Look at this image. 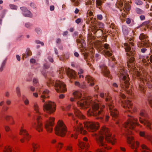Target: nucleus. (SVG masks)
Instances as JSON below:
<instances>
[{
	"label": "nucleus",
	"mask_w": 152,
	"mask_h": 152,
	"mask_svg": "<svg viewBox=\"0 0 152 152\" xmlns=\"http://www.w3.org/2000/svg\"><path fill=\"white\" fill-rule=\"evenodd\" d=\"M74 98L70 99L71 102L77 101V104L78 106L82 108H87L89 106H92V108L90 109L87 112V115L88 116H94L97 119H99L101 120L104 116V112L103 109L105 106L103 105L99 109V103L96 102H94L93 99L91 96H89L84 99H80L82 96V94L78 91H75L73 94Z\"/></svg>",
	"instance_id": "obj_1"
},
{
	"label": "nucleus",
	"mask_w": 152,
	"mask_h": 152,
	"mask_svg": "<svg viewBox=\"0 0 152 152\" xmlns=\"http://www.w3.org/2000/svg\"><path fill=\"white\" fill-rule=\"evenodd\" d=\"M134 45V39L130 38L128 42L125 43L124 44V48L126 52V55L127 58V65L130 68V71H133V74L136 75L137 77H139V80L141 82L139 86L138 89L141 93L145 94V88L144 85L142 84L144 82H148L147 78H143L141 76V73L138 70V67L135 66V58L133 57L135 53V49L132 47Z\"/></svg>",
	"instance_id": "obj_2"
},
{
	"label": "nucleus",
	"mask_w": 152,
	"mask_h": 152,
	"mask_svg": "<svg viewBox=\"0 0 152 152\" xmlns=\"http://www.w3.org/2000/svg\"><path fill=\"white\" fill-rule=\"evenodd\" d=\"M129 118L127 121L123 124V127H124L126 131V136L127 142L129 145V146L132 149H135L134 150V152H137L136 149L139 147V143L137 141L135 142L132 136L133 130L135 127L137 125L142 126L138 122L137 119L135 117L130 116L128 115Z\"/></svg>",
	"instance_id": "obj_3"
},
{
	"label": "nucleus",
	"mask_w": 152,
	"mask_h": 152,
	"mask_svg": "<svg viewBox=\"0 0 152 152\" xmlns=\"http://www.w3.org/2000/svg\"><path fill=\"white\" fill-rule=\"evenodd\" d=\"M96 139L97 143L99 145L100 148L98 149L96 152H106V150L111 149V147L107 146L106 143L103 141L104 137L108 143L112 145H114L117 141L116 139L113 136L111 135L109 129L105 126H103L99 132V134H95Z\"/></svg>",
	"instance_id": "obj_4"
},
{
	"label": "nucleus",
	"mask_w": 152,
	"mask_h": 152,
	"mask_svg": "<svg viewBox=\"0 0 152 152\" xmlns=\"http://www.w3.org/2000/svg\"><path fill=\"white\" fill-rule=\"evenodd\" d=\"M118 75L119 76L120 81V86L121 87V91H124L127 94L132 95V89H129L130 85L129 81L130 78L126 72L124 70V68L121 67L119 70Z\"/></svg>",
	"instance_id": "obj_5"
},
{
	"label": "nucleus",
	"mask_w": 152,
	"mask_h": 152,
	"mask_svg": "<svg viewBox=\"0 0 152 152\" xmlns=\"http://www.w3.org/2000/svg\"><path fill=\"white\" fill-rule=\"evenodd\" d=\"M34 108L35 113V115L37 116V122H35L32 124V127L35 128L39 132H42L43 130L42 123L40 121L41 113L39 111V106L36 102L34 103Z\"/></svg>",
	"instance_id": "obj_6"
},
{
	"label": "nucleus",
	"mask_w": 152,
	"mask_h": 152,
	"mask_svg": "<svg viewBox=\"0 0 152 152\" xmlns=\"http://www.w3.org/2000/svg\"><path fill=\"white\" fill-rule=\"evenodd\" d=\"M105 101L107 106V108L110 110V115L113 118H117L118 116V112L117 110L115 108L113 102V101L112 97L108 94H105Z\"/></svg>",
	"instance_id": "obj_7"
},
{
	"label": "nucleus",
	"mask_w": 152,
	"mask_h": 152,
	"mask_svg": "<svg viewBox=\"0 0 152 152\" xmlns=\"http://www.w3.org/2000/svg\"><path fill=\"white\" fill-rule=\"evenodd\" d=\"M52 79L50 78L47 82V85L48 87L54 86L55 90L57 92H64L66 91V85L64 83L59 80L55 82Z\"/></svg>",
	"instance_id": "obj_8"
},
{
	"label": "nucleus",
	"mask_w": 152,
	"mask_h": 152,
	"mask_svg": "<svg viewBox=\"0 0 152 152\" xmlns=\"http://www.w3.org/2000/svg\"><path fill=\"white\" fill-rule=\"evenodd\" d=\"M67 131V128L63 121L59 120L55 128L56 134L61 137L64 136Z\"/></svg>",
	"instance_id": "obj_9"
},
{
	"label": "nucleus",
	"mask_w": 152,
	"mask_h": 152,
	"mask_svg": "<svg viewBox=\"0 0 152 152\" xmlns=\"http://www.w3.org/2000/svg\"><path fill=\"white\" fill-rule=\"evenodd\" d=\"M94 45L99 50L104 49L103 51L104 52L105 56L110 57L112 56V51L109 45L107 44L106 43L103 45L102 44L101 41H97L95 42L94 43Z\"/></svg>",
	"instance_id": "obj_10"
},
{
	"label": "nucleus",
	"mask_w": 152,
	"mask_h": 152,
	"mask_svg": "<svg viewBox=\"0 0 152 152\" xmlns=\"http://www.w3.org/2000/svg\"><path fill=\"white\" fill-rule=\"evenodd\" d=\"M140 115L142 117V118L139 117L140 122L145 126L148 129L152 130V124L150 121L148 115L145 111L144 110H142L140 113Z\"/></svg>",
	"instance_id": "obj_11"
},
{
	"label": "nucleus",
	"mask_w": 152,
	"mask_h": 152,
	"mask_svg": "<svg viewBox=\"0 0 152 152\" xmlns=\"http://www.w3.org/2000/svg\"><path fill=\"white\" fill-rule=\"evenodd\" d=\"M74 131L75 132V135L73 134L71 135V137H74L75 139L77 138V135L79 133L82 134L83 135H86L87 133V132L85 130H83V128L82 124L79 123H77V121H76L75 125L74 126Z\"/></svg>",
	"instance_id": "obj_12"
},
{
	"label": "nucleus",
	"mask_w": 152,
	"mask_h": 152,
	"mask_svg": "<svg viewBox=\"0 0 152 152\" xmlns=\"http://www.w3.org/2000/svg\"><path fill=\"white\" fill-rule=\"evenodd\" d=\"M56 107L55 103L50 101L45 102L43 106L44 111L50 114L52 113L55 111Z\"/></svg>",
	"instance_id": "obj_13"
},
{
	"label": "nucleus",
	"mask_w": 152,
	"mask_h": 152,
	"mask_svg": "<svg viewBox=\"0 0 152 152\" xmlns=\"http://www.w3.org/2000/svg\"><path fill=\"white\" fill-rule=\"evenodd\" d=\"M139 38L141 41L138 42V46L139 47L148 48L150 44L148 36L147 34L142 33L140 35Z\"/></svg>",
	"instance_id": "obj_14"
},
{
	"label": "nucleus",
	"mask_w": 152,
	"mask_h": 152,
	"mask_svg": "<svg viewBox=\"0 0 152 152\" xmlns=\"http://www.w3.org/2000/svg\"><path fill=\"white\" fill-rule=\"evenodd\" d=\"M85 128L88 131L94 132L97 130L99 125L98 123L93 121H87L84 123Z\"/></svg>",
	"instance_id": "obj_15"
},
{
	"label": "nucleus",
	"mask_w": 152,
	"mask_h": 152,
	"mask_svg": "<svg viewBox=\"0 0 152 152\" xmlns=\"http://www.w3.org/2000/svg\"><path fill=\"white\" fill-rule=\"evenodd\" d=\"M121 102L122 106L127 110V111L131 113L135 112L136 111V107H133L132 103L130 100L124 99L121 100Z\"/></svg>",
	"instance_id": "obj_16"
},
{
	"label": "nucleus",
	"mask_w": 152,
	"mask_h": 152,
	"mask_svg": "<svg viewBox=\"0 0 152 152\" xmlns=\"http://www.w3.org/2000/svg\"><path fill=\"white\" fill-rule=\"evenodd\" d=\"M84 142L79 141L78 145L79 148V150L80 152H86L89 147V145L88 139L86 137L83 138Z\"/></svg>",
	"instance_id": "obj_17"
},
{
	"label": "nucleus",
	"mask_w": 152,
	"mask_h": 152,
	"mask_svg": "<svg viewBox=\"0 0 152 152\" xmlns=\"http://www.w3.org/2000/svg\"><path fill=\"white\" fill-rule=\"evenodd\" d=\"M55 120V118L50 117L48 120H47L45 122V128L48 132L51 133L52 132Z\"/></svg>",
	"instance_id": "obj_18"
},
{
	"label": "nucleus",
	"mask_w": 152,
	"mask_h": 152,
	"mask_svg": "<svg viewBox=\"0 0 152 152\" xmlns=\"http://www.w3.org/2000/svg\"><path fill=\"white\" fill-rule=\"evenodd\" d=\"M19 134L20 135L23 136V138L20 140V142L22 143L24 142L25 139L27 141H28L31 137V136L29 135L26 130L24 129L23 127H21L20 129Z\"/></svg>",
	"instance_id": "obj_19"
},
{
	"label": "nucleus",
	"mask_w": 152,
	"mask_h": 152,
	"mask_svg": "<svg viewBox=\"0 0 152 152\" xmlns=\"http://www.w3.org/2000/svg\"><path fill=\"white\" fill-rule=\"evenodd\" d=\"M100 68L101 69L102 73L103 75L109 78L112 79V76L110 74V72L108 69H107V67L104 64L101 65Z\"/></svg>",
	"instance_id": "obj_20"
},
{
	"label": "nucleus",
	"mask_w": 152,
	"mask_h": 152,
	"mask_svg": "<svg viewBox=\"0 0 152 152\" xmlns=\"http://www.w3.org/2000/svg\"><path fill=\"white\" fill-rule=\"evenodd\" d=\"M91 28L92 30L95 31V30L97 29L103 28L104 26V24L101 22H99L97 23H93L92 21H91Z\"/></svg>",
	"instance_id": "obj_21"
},
{
	"label": "nucleus",
	"mask_w": 152,
	"mask_h": 152,
	"mask_svg": "<svg viewBox=\"0 0 152 152\" xmlns=\"http://www.w3.org/2000/svg\"><path fill=\"white\" fill-rule=\"evenodd\" d=\"M20 8L22 11L23 14L24 16L30 18L32 17V14L29 10H28L26 7H20Z\"/></svg>",
	"instance_id": "obj_22"
},
{
	"label": "nucleus",
	"mask_w": 152,
	"mask_h": 152,
	"mask_svg": "<svg viewBox=\"0 0 152 152\" xmlns=\"http://www.w3.org/2000/svg\"><path fill=\"white\" fill-rule=\"evenodd\" d=\"M95 38L92 35H89L88 36V41L90 43V44H91L92 46H94L95 48H96L95 46L94 45V43L95 42L94 41ZM90 51L92 53H93L94 51V49L92 47H91L90 48Z\"/></svg>",
	"instance_id": "obj_23"
},
{
	"label": "nucleus",
	"mask_w": 152,
	"mask_h": 152,
	"mask_svg": "<svg viewBox=\"0 0 152 152\" xmlns=\"http://www.w3.org/2000/svg\"><path fill=\"white\" fill-rule=\"evenodd\" d=\"M66 74L67 76L71 79H75L76 78V74L75 72L69 68H68L66 71Z\"/></svg>",
	"instance_id": "obj_24"
},
{
	"label": "nucleus",
	"mask_w": 152,
	"mask_h": 152,
	"mask_svg": "<svg viewBox=\"0 0 152 152\" xmlns=\"http://www.w3.org/2000/svg\"><path fill=\"white\" fill-rule=\"evenodd\" d=\"M49 91L47 89H45L43 91L42 95L41 96V100L42 102H44L45 101V99L47 98H49V96L48 95Z\"/></svg>",
	"instance_id": "obj_25"
},
{
	"label": "nucleus",
	"mask_w": 152,
	"mask_h": 152,
	"mask_svg": "<svg viewBox=\"0 0 152 152\" xmlns=\"http://www.w3.org/2000/svg\"><path fill=\"white\" fill-rule=\"evenodd\" d=\"M139 135L140 136L149 140L152 144V136L147 134L144 131H140L139 132Z\"/></svg>",
	"instance_id": "obj_26"
},
{
	"label": "nucleus",
	"mask_w": 152,
	"mask_h": 152,
	"mask_svg": "<svg viewBox=\"0 0 152 152\" xmlns=\"http://www.w3.org/2000/svg\"><path fill=\"white\" fill-rule=\"evenodd\" d=\"M86 80L87 81L88 83H89V86H93L94 85L95 80L90 75L86 76L85 77Z\"/></svg>",
	"instance_id": "obj_27"
},
{
	"label": "nucleus",
	"mask_w": 152,
	"mask_h": 152,
	"mask_svg": "<svg viewBox=\"0 0 152 152\" xmlns=\"http://www.w3.org/2000/svg\"><path fill=\"white\" fill-rule=\"evenodd\" d=\"M74 113L76 117L81 119H84L85 118V116L79 110L75 108L74 109Z\"/></svg>",
	"instance_id": "obj_28"
},
{
	"label": "nucleus",
	"mask_w": 152,
	"mask_h": 152,
	"mask_svg": "<svg viewBox=\"0 0 152 152\" xmlns=\"http://www.w3.org/2000/svg\"><path fill=\"white\" fill-rule=\"evenodd\" d=\"M92 31L94 33L95 36L97 38L100 37L102 35L103 31L101 29H96L95 31L92 30Z\"/></svg>",
	"instance_id": "obj_29"
},
{
	"label": "nucleus",
	"mask_w": 152,
	"mask_h": 152,
	"mask_svg": "<svg viewBox=\"0 0 152 152\" xmlns=\"http://www.w3.org/2000/svg\"><path fill=\"white\" fill-rule=\"evenodd\" d=\"M81 35H79V38H77L76 41L77 43L79 48H82L83 47V43H84V40L81 38Z\"/></svg>",
	"instance_id": "obj_30"
},
{
	"label": "nucleus",
	"mask_w": 152,
	"mask_h": 152,
	"mask_svg": "<svg viewBox=\"0 0 152 152\" xmlns=\"http://www.w3.org/2000/svg\"><path fill=\"white\" fill-rule=\"evenodd\" d=\"M122 1L125 2L124 11L126 10V12H127L130 10L131 8V6L129 4V1H126V0H122Z\"/></svg>",
	"instance_id": "obj_31"
},
{
	"label": "nucleus",
	"mask_w": 152,
	"mask_h": 152,
	"mask_svg": "<svg viewBox=\"0 0 152 152\" xmlns=\"http://www.w3.org/2000/svg\"><path fill=\"white\" fill-rule=\"evenodd\" d=\"M87 18L89 17V18H90L89 20H88L89 18H88V20L86 21L87 24H89L90 23V20H91L93 18V12L91 11H88L87 13Z\"/></svg>",
	"instance_id": "obj_32"
},
{
	"label": "nucleus",
	"mask_w": 152,
	"mask_h": 152,
	"mask_svg": "<svg viewBox=\"0 0 152 152\" xmlns=\"http://www.w3.org/2000/svg\"><path fill=\"white\" fill-rule=\"evenodd\" d=\"M149 58L148 56L145 57L142 59V61L145 65L148 66L150 64V62H149Z\"/></svg>",
	"instance_id": "obj_33"
},
{
	"label": "nucleus",
	"mask_w": 152,
	"mask_h": 152,
	"mask_svg": "<svg viewBox=\"0 0 152 152\" xmlns=\"http://www.w3.org/2000/svg\"><path fill=\"white\" fill-rule=\"evenodd\" d=\"M3 152H19L18 151H14L12 147L10 146H5L3 150Z\"/></svg>",
	"instance_id": "obj_34"
},
{
	"label": "nucleus",
	"mask_w": 152,
	"mask_h": 152,
	"mask_svg": "<svg viewBox=\"0 0 152 152\" xmlns=\"http://www.w3.org/2000/svg\"><path fill=\"white\" fill-rule=\"evenodd\" d=\"M150 24L149 22L146 21L143 22L140 25V26L142 27V28H143L144 30L146 31L148 28L149 27Z\"/></svg>",
	"instance_id": "obj_35"
},
{
	"label": "nucleus",
	"mask_w": 152,
	"mask_h": 152,
	"mask_svg": "<svg viewBox=\"0 0 152 152\" xmlns=\"http://www.w3.org/2000/svg\"><path fill=\"white\" fill-rule=\"evenodd\" d=\"M26 54H24L23 55V57H22V58L23 60L24 58H26L28 57V56H31V51L30 50L29 48H27L26 49Z\"/></svg>",
	"instance_id": "obj_36"
},
{
	"label": "nucleus",
	"mask_w": 152,
	"mask_h": 152,
	"mask_svg": "<svg viewBox=\"0 0 152 152\" xmlns=\"http://www.w3.org/2000/svg\"><path fill=\"white\" fill-rule=\"evenodd\" d=\"M141 147L142 148V152H152V151L145 145H142Z\"/></svg>",
	"instance_id": "obj_37"
},
{
	"label": "nucleus",
	"mask_w": 152,
	"mask_h": 152,
	"mask_svg": "<svg viewBox=\"0 0 152 152\" xmlns=\"http://www.w3.org/2000/svg\"><path fill=\"white\" fill-rule=\"evenodd\" d=\"M31 145L33 149L32 150V152H35L36 150H37L39 148V145L37 143L33 142L31 144Z\"/></svg>",
	"instance_id": "obj_38"
},
{
	"label": "nucleus",
	"mask_w": 152,
	"mask_h": 152,
	"mask_svg": "<svg viewBox=\"0 0 152 152\" xmlns=\"http://www.w3.org/2000/svg\"><path fill=\"white\" fill-rule=\"evenodd\" d=\"M67 70V69L66 68H64L63 67L60 68L59 69L58 72L59 74L61 75L62 76L61 77L63 78L62 75L63 74H65L66 73V71Z\"/></svg>",
	"instance_id": "obj_39"
},
{
	"label": "nucleus",
	"mask_w": 152,
	"mask_h": 152,
	"mask_svg": "<svg viewBox=\"0 0 152 152\" xmlns=\"http://www.w3.org/2000/svg\"><path fill=\"white\" fill-rule=\"evenodd\" d=\"M75 86H77L82 88H86V86L84 83H83V85L82 84H80L79 82L76 81L75 82Z\"/></svg>",
	"instance_id": "obj_40"
},
{
	"label": "nucleus",
	"mask_w": 152,
	"mask_h": 152,
	"mask_svg": "<svg viewBox=\"0 0 152 152\" xmlns=\"http://www.w3.org/2000/svg\"><path fill=\"white\" fill-rule=\"evenodd\" d=\"M103 3V2L101 0H96V7L100 9Z\"/></svg>",
	"instance_id": "obj_41"
},
{
	"label": "nucleus",
	"mask_w": 152,
	"mask_h": 152,
	"mask_svg": "<svg viewBox=\"0 0 152 152\" xmlns=\"http://www.w3.org/2000/svg\"><path fill=\"white\" fill-rule=\"evenodd\" d=\"M148 100L150 106L152 108V95H150L148 96Z\"/></svg>",
	"instance_id": "obj_42"
},
{
	"label": "nucleus",
	"mask_w": 152,
	"mask_h": 152,
	"mask_svg": "<svg viewBox=\"0 0 152 152\" xmlns=\"http://www.w3.org/2000/svg\"><path fill=\"white\" fill-rule=\"evenodd\" d=\"M74 6H77L80 4V0H71Z\"/></svg>",
	"instance_id": "obj_43"
},
{
	"label": "nucleus",
	"mask_w": 152,
	"mask_h": 152,
	"mask_svg": "<svg viewBox=\"0 0 152 152\" xmlns=\"http://www.w3.org/2000/svg\"><path fill=\"white\" fill-rule=\"evenodd\" d=\"M9 6L10 8L12 10H17L18 8V7L14 4H9Z\"/></svg>",
	"instance_id": "obj_44"
},
{
	"label": "nucleus",
	"mask_w": 152,
	"mask_h": 152,
	"mask_svg": "<svg viewBox=\"0 0 152 152\" xmlns=\"http://www.w3.org/2000/svg\"><path fill=\"white\" fill-rule=\"evenodd\" d=\"M122 31L124 34H128V30L127 27L125 26L123 27Z\"/></svg>",
	"instance_id": "obj_45"
},
{
	"label": "nucleus",
	"mask_w": 152,
	"mask_h": 152,
	"mask_svg": "<svg viewBox=\"0 0 152 152\" xmlns=\"http://www.w3.org/2000/svg\"><path fill=\"white\" fill-rule=\"evenodd\" d=\"M136 12L139 14H141L143 13V11L140 9L137 8L136 9Z\"/></svg>",
	"instance_id": "obj_46"
},
{
	"label": "nucleus",
	"mask_w": 152,
	"mask_h": 152,
	"mask_svg": "<svg viewBox=\"0 0 152 152\" xmlns=\"http://www.w3.org/2000/svg\"><path fill=\"white\" fill-rule=\"evenodd\" d=\"M16 90L17 95L18 97H20L21 96L20 88L18 87H17L16 88Z\"/></svg>",
	"instance_id": "obj_47"
},
{
	"label": "nucleus",
	"mask_w": 152,
	"mask_h": 152,
	"mask_svg": "<svg viewBox=\"0 0 152 152\" xmlns=\"http://www.w3.org/2000/svg\"><path fill=\"white\" fill-rule=\"evenodd\" d=\"M92 4L93 2L91 0H87L86 2V5L87 6L92 5Z\"/></svg>",
	"instance_id": "obj_48"
},
{
	"label": "nucleus",
	"mask_w": 152,
	"mask_h": 152,
	"mask_svg": "<svg viewBox=\"0 0 152 152\" xmlns=\"http://www.w3.org/2000/svg\"><path fill=\"white\" fill-rule=\"evenodd\" d=\"M35 31L38 34H40L42 33V31L40 28H36L35 29Z\"/></svg>",
	"instance_id": "obj_49"
},
{
	"label": "nucleus",
	"mask_w": 152,
	"mask_h": 152,
	"mask_svg": "<svg viewBox=\"0 0 152 152\" xmlns=\"http://www.w3.org/2000/svg\"><path fill=\"white\" fill-rule=\"evenodd\" d=\"M12 118V117L11 115H7L5 116V118L6 121H9Z\"/></svg>",
	"instance_id": "obj_50"
},
{
	"label": "nucleus",
	"mask_w": 152,
	"mask_h": 152,
	"mask_svg": "<svg viewBox=\"0 0 152 152\" xmlns=\"http://www.w3.org/2000/svg\"><path fill=\"white\" fill-rule=\"evenodd\" d=\"M4 129L5 131L7 132H9L10 130V127L7 125H5L4 126Z\"/></svg>",
	"instance_id": "obj_51"
},
{
	"label": "nucleus",
	"mask_w": 152,
	"mask_h": 152,
	"mask_svg": "<svg viewBox=\"0 0 152 152\" xmlns=\"http://www.w3.org/2000/svg\"><path fill=\"white\" fill-rule=\"evenodd\" d=\"M68 116H72V119L73 120V121H74V125H75V122L76 121H77V123H78V121L77 120H76L75 121V118H74V115H73L72 113H68Z\"/></svg>",
	"instance_id": "obj_52"
},
{
	"label": "nucleus",
	"mask_w": 152,
	"mask_h": 152,
	"mask_svg": "<svg viewBox=\"0 0 152 152\" xmlns=\"http://www.w3.org/2000/svg\"><path fill=\"white\" fill-rule=\"evenodd\" d=\"M110 28H111L113 29H115L117 28V27L115 26L114 23H112L110 25Z\"/></svg>",
	"instance_id": "obj_53"
},
{
	"label": "nucleus",
	"mask_w": 152,
	"mask_h": 152,
	"mask_svg": "<svg viewBox=\"0 0 152 152\" xmlns=\"http://www.w3.org/2000/svg\"><path fill=\"white\" fill-rule=\"evenodd\" d=\"M97 18L98 19L101 20L103 18V17L102 15H98L97 16Z\"/></svg>",
	"instance_id": "obj_54"
},
{
	"label": "nucleus",
	"mask_w": 152,
	"mask_h": 152,
	"mask_svg": "<svg viewBox=\"0 0 152 152\" xmlns=\"http://www.w3.org/2000/svg\"><path fill=\"white\" fill-rule=\"evenodd\" d=\"M136 4L139 5H140L142 4V2L140 0H137L136 1Z\"/></svg>",
	"instance_id": "obj_55"
},
{
	"label": "nucleus",
	"mask_w": 152,
	"mask_h": 152,
	"mask_svg": "<svg viewBox=\"0 0 152 152\" xmlns=\"http://www.w3.org/2000/svg\"><path fill=\"white\" fill-rule=\"evenodd\" d=\"M36 43L37 44H40L42 46L44 45V43L43 42H41L39 40H37L35 41Z\"/></svg>",
	"instance_id": "obj_56"
},
{
	"label": "nucleus",
	"mask_w": 152,
	"mask_h": 152,
	"mask_svg": "<svg viewBox=\"0 0 152 152\" xmlns=\"http://www.w3.org/2000/svg\"><path fill=\"white\" fill-rule=\"evenodd\" d=\"M5 65V63L3 62L0 68V71L2 72L3 70V69Z\"/></svg>",
	"instance_id": "obj_57"
},
{
	"label": "nucleus",
	"mask_w": 152,
	"mask_h": 152,
	"mask_svg": "<svg viewBox=\"0 0 152 152\" xmlns=\"http://www.w3.org/2000/svg\"><path fill=\"white\" fill-rule=\"evenodd\" d=\"M63 146V143L61 142H59L57 145L58 147L60 149Z\"/></svg>",
	"instance_id": "obj_58"
},
{
	"label": "nucleus",
	"mask_w": 152,
	"mask_h": 152,
	"mask_svg": "<svg viewBox=\"0 0 152 152\" xmlns=\"http://www.w3.org/2000/svg\"><path fill=\"white\" fill-rule=\"evenodd\" d=\"M33 84L35 85L38 83V80L37 79L34 78L33 80Z\"/></svg>",
	"instance_id": "obj_59"
},
{
	"label": "nucleus",
	"mask_w": 152,
	"mask_h": 152,
	"mask_svg": "<svg viewBox=\"0 0 152 152\" xmlns=\"http://www.w3.org/2000/svg\"><path fill=\"white\" fill-rule=\"evenodd\" d=\"M9 109V107L7 106H4L3 107L2 110L4 111H7Z\"/></svg>",
	"instance_id": "obj_60"
},
{
	"label": "nucleus",
	"mask_w": 152,
	"mask_h": 152,
	"mask_svg": "<svg viewBox=\"0 0 152 152\" xmlns=\"http://www.w3.org/2000/svg\"><path fill=\"white\" fill-rule=\"evenodd\" d=\"M82 20L80 18H77L75 20V22L77 24H79L81 22Z\"/></svg>",
	"instance_id": "obj_61"
},
{
	"label": "nucleus",
	"mask_w": 152,
	"mask_h": 152,
	"mask_svg": "<svg viewBox=\"0 0 152 152\" xmlns=\"http://www.w3.org/2000/svg\"><path fill=\"white\" fill-rule=\"evenodd\" d=\"M44 67L46 69H48L50 66V65L48 64H44Z\"/></svg>",
	"instance_id": "obj_62"
},
{
	"label": "nucleus",
	"mask_w": 152,
	"mask_h": 152,
	"mask_svg": "<svg viewBox=\"0 0 152 152\" xmlns=\"http://www.w3.org/2000/svg\"><path fill=\"white\" fill-rule=\"evenodd\" d=\"M26 27L27 28H29L31 26V24L29 23H27L25 24Z\"/></svg>",
	"instance_id": "obj_63"
},
{
	"label": "nucleus",
	"mask_w": 152,
	"mask_h": 152,
	"mask_svg": "<svg viewBox=\"0 0 152 152\" xmlns=\"http://www.w3.org/2000/svg\"><path fill=\"white\" fill-rule=\"evenodd\" d=\"M140 18L141 20H144L145 19V17L144 15H141L140 16Z\"/></svg>",
	"instance_id": "obj_64"
}]
</instances>
